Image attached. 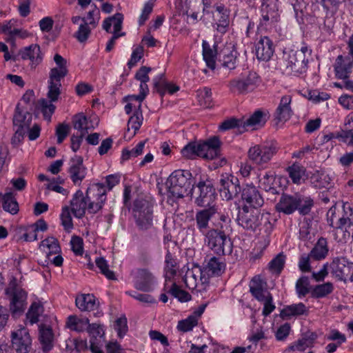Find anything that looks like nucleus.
Masks as SVG:
<instances>
[{"instance_id": "nucleus-1", "label": "nucleus", "mask_w": 353, "mask_h": 353, "mask_svg": "<svg viewBox=\"0 0 353 353\" xmlns=\"http://www.w3.org/2000/svg\"><path fill=\"white\" fill-rule=\"evenodd\" d=\"M54 61L57 66L50 69L48 81V93L46 99L38 101L37 106L43 114V118L48 121H51L56 106L52 103L59 99L61 94V80L68 74V61L59 54H55Z\"/></svg>"}, {"instance_id": "nucleus-2", "label": "nucleus", "mask_w": 353, "mask_h": 353, "mask_svg": "<svg viewBox=\"0 0 353 353\" xmlns=\"http://www.w3.org/2000/svg\"><path fill=\"white\" fill-rule=\"evenodd\" d=\"M106 200L105 186L102 183H96L87 189L85 195L80 190L72 196L70 202V210L76 218L81 219L89 213L95 214L102 209Z\"/></svg>"}, {"instance_id": "nucleus-3", "label": "nucleus", "mask_w": 353, "mask_h": 353, "mask_svg": "<svg viewBox=\"0 0 353 353\" xmlns=\"http://www.w3.org/2000/svg\"><path fill=\"white\" fill-rule=\"evenodd\" d=\"M311 50L304 46L301 49H285L281 61V67L286 74L297 76L306 72L307 59Z\"/></svg>"}, {"instance_id": "nucleus-4", "label": "nucleus", "mask_w": 353, "mask_h": 353, "mask_svg": "<svg viewBox=\"0 0 353 353\" xmlns=\"http://www.w3.org/2000/svg\"><path fill=\"white\" fill-rule=\"evenodd\" d=\"M236 221L239 226L247 230L255 231L259 228L264 230L267 234L272 230L268 214H261L256 209L250 208L246 205L239 208Z\"/></svg>"}, {"instance_id": "nucleus-5", "label": "nucleus", "mask_w": 353, "mask_h": 353, "mask_svg": "<svg viewBox=\"0 0 353 353\" xmlns=\"http://www.w3.org/2000/svg\"><path fill=\"white\" fill-rule=\"evenodd\" d=\"M205 243L217 256L230 254L232 252L233 243L223 225L209 230L205 234Z\"/></svg>"}, {"instance_id": "nucleus-6", "label": "nucleus", "mask_w": 353, "mask_h": 353, "mask_svg": "<svg viewBox=\"0 0 353 353\" xmlns=\"http://www.w3.org/2000/svg\"><path fill=\"white\" fill-rule=\"evenodd\" d=\"M5 293L10 301V310L13 314H22L27 306L28 293L23 288L21 282L12 277Z\"/></svg>"}, {"instance_id": "nucleus-7", "label": "nucleus", "mask_w": 353, "mask_h": 353, "mask_svg": "<svg viewBox=\"0 0 353 353\" xmlns=\"http://www.w3.org/2000/svg\"><path fill=\"white\" fill-rule=\"evenodd\" d=\"M191 183L192 174L185 170L174 171L165 183L168 192L175 198H183L190 188Z\"/></svg>"}, {"instance_id": "nucleus-8", "label": "nucleus", "mask_w": 353, "mask_h": 353, "mask_svg": "<svg viewBox=\"0 0 353 353\" xmlns=\"http://www.w3.org/2000/svg\"><path fill=\"white\" fill-rule=\"evenodd\" d=\"M343 214L337 218L333 232L337 242L345 243L350 239L353 231V210L346 204L343 205Z\"/></svg>"}, {"instance_id": "nucleus-9", "label": "nucleus", "mask_w": 353, "mask_h": 353, "mask_svg": "<svg viewBox=\"0 0 353 353\" xmlns=\"http://www.w3.org/2000/svg\"><path fill=\"white\" fill-rule=\"evenodd\" d=\"M132 214L137 227L142 230L150 228L153 224V205L148 200L138 199L134 201Z\"/></svg>"}, {"instance_id": "nucleus-10", "label": "nucleus", "mask_w": 353, "mask_h": 353, "mask_svg": "<svg viewBox=\"0 0 353 353\" xmlns=\"http://www.w3.org/2000/svg\"><path fill=\"white\" fill-rule=\"evenodd\" d=\"M277 152L278 147L276 143L264 142L250 148L248 157L254 164L263 166L271 161Z\"/></svg>"}, {"instance_id": "nucleus-11", "label": "nucleus", "mask_w": 353, "mask_h": 353, "mask_svg": "<svg viewBox=\"0 0 353 353\" xmlns=\"http://www.w3.org/2000/svg\"><path fill=\"white\" fill-rule=\"evenodd\" d=\"M259 80V76L256 72L250 71L245 77H237L230 81L228 86L232 92L245 94L256 88Z\"/></svg>"}, {"instance_id": "nucleus-12", "label": "nucleus", "mask_w": 353, "mask_h": 353, "mask_svg": "<svg viewBox=\"0 0 353 353\" xmlns=\"http://www.w3.org/2000/svg\"><path fill=\"white\" fill-rule=\"evenodd\" d=\"M199 194L194 200L195 204L201 208L216 206L213 204L216 198V192L212 181L207 176L201 177L197 183Z\"/></svg>"}, {"instance_id": "nucleus-13", "label": "nucleus", "mask_w": 353, "mask_h": 353, "mask_svg": "<svg viewBox=\"0 0 353 353\" xmlns=\"http://www.w3.org/2000/svg\"><path fill=\"white\" fill-rule=\"evenodd\" d=\"M219 183L220 194L226 201H230L238 197L242 192L239 179L232 174H222Z\"/></svg>"}, {"instance_id": "nucleus-14", "label": "nucleus", "mask_w": 353, "mask_h": 353, "mask_svg": "<svg viewBox=\"0 0 353 353\" xmlns=\"http://www.w3.org/2000/svg\"><path fill=\"white\" fill-rule=\"evenodd\" d=\"M331 274L339 281H345L353 276V263L345 257H336L330 263Z\"/></svg>"}, {"instance_id": "nucleus-15", "label": "nucleus", "mask_w": 353, "mask_h": 353, "mask_svg": "<svg viewBox=\"0 0 353 353\" xmlns=\"http://www.w3.org/2000/svg\"><path fill=\"white\" fill-rule=\"evenodd\" d=\"M203 274L202 270L199 267L188 269L183 279L185 286L197 292L205 290L208 279L203 276Z\"/></svg>"}, {"instance_id": "nucleus-16", "label": "nucleus", "mask_w": 353, "mask_h": 353, "mask_svg": "<svg viewBox=\"0 0 353 353\" xmlns=\"http://www.w3.org/2000/svg\"><path fill=\"white\" fill-rule=\"evenodd\" d=\"M11 339L12 346L17 353H29L32 350V340L26 328L12 332Z\"/></svg>"}, {"instance_id": "nucleus-17", "label": "nucleus", "mask_w": 353, "mask_h": 353, "mask_svg": "<svg viewBox=\"0 0 353 353\" xmlns=\"http://www.w3.org/2000/svg\"><path fill=\"white\" fill-rule=\"evenodd\" d=\"M216 213L217 206H209L196 212V226L201 233L205 234L210 230V221Z\"/></svg>"}, {"instance_id": "nucleus-18", "label": "nucleus", "mask_w": 353, "mask_h": 353, "mask_svg": "<svg viewBox=\"0 0 353 353\" xmlns=\"http://www.w3.org/2000/svg\"><path fill=\"white\" fill-rule=\"evenodd\" d=\"M241 199L244 205L256 209L263 205L264 200L259 190L254 185H247L242 189Z\"/></svg>"}, {"instance_id": "nucleus-19", "label": "nucleus", "mask_w": 353, "mask_h": 353, "mask_svg": "<svg viewBox=\"0 0 353 353\" xmlns=\"http://www.w3.org/2000/svg\"><path fill=\"white\" fill-rule=\"evenodd\" d=\"M87 169L83 165V157L75 155L70 159L68 172L74 184H80L86 176Z\"/></svg>"}, {"instance_id": "nucleus-20", "label": "nucleus", "mask_w": 353, "mask_h": 353, "mask_svg": "<svg viewBox=\"0 0 353 353\" xmlns=\"http://www.w3.org/2000/svg\"><path fill=\"white\" fill-rule=\"evenodd\" d=\"M300 204V196L283 194L276 204V210L285 214H291L297 210Z\"/></svg>"}, {"instance_id": "nucleus-21", "label": "nucleus", "mask_w": 353, "mask_h": 353, "mask_svg": "<svg viewBox=\"0 0 353 353\" xmlns=\"http://www.w3.org/2000/svg\"><path fill=\"white\" fill-rule=\"evenodd\" d=\"M199 145L200 157L212 160L220 154L221 141L218 137H211Z\"/></svg>"}, {"instance_id": "nucleus-22", "label": "nucleus", "mask_w": 353, "mask_h": 353, "mask_svg": "<svg viewBox=\"0 0 353 353\" xmlns=\"http://www.w3.org/2000/svg\"><path fill=\"white\" fill-rule=\"evenodd\" d=\"M261 18L259 26L266 27L276 22L279 19L278 8L274 2H263L261 8Z\"/></svg>"}, {"instance_id": "nucleus-23", "label": "nucleus", "mask_w": 353, "mask_h": 353, "mask_svg": "<svg viewBox=\"0 0 353 353\" xmlns=\"http://www.w3.org/2000/svg\"><path fill=\"white\" fill-rule=\"evenodd\" d=\"M255 51L259 60L269 61L274 52L272 41L268 37H261L255 44Z\"/></svg>"}, {"instance_id": "nucleus-24", "label": "nucleus", "mask_w": 353, "mask_h": 353, "mask_svg": "<svg viewBox=\"0 0 353 353\" xmlns=\"http://www.w3.org/2000/svg\"><path fill=\"white\" fill-rule=\"evenodd\" d=\"M215 10L213 13V18L216 24V30L220 32H225L229 26L230 11L223 3L214 5Z\"/></svg>"}, {"instance_id": "nucleus-25", "label": "nucleus", "mask_w": 353, "mask_h": 353, "mask_svg": "<svg viewBox=\"0 0 353 353\" xmlns=\"http://www.w3.org/2000/svg\"><path fill=\"white\" fill-rule=\"evenodd\" d=\"M154 280V276L148 270L139 269L134 278V288L143 292H150Z\"/></svg>"}, {"instance_id": "nucleus-26", "label": "nucleus", "mask_w": 353, "mask_h": 353, "mask_svg": "<svg viewBox=\"0 0 353 353\" xmlns=\"http://www.w3.org/2000/svg\"><path fill=\"white\" fill-rule=\"evenodd\" d=\"M352 63L353 59L352 60L349 57L339 55L334 64L336 77L341 79H348L352 72Z\"/></svg>"}, {"instance_id": "nucleus-27", "label": "nucleus", "mask_w": 353, "mask_h": 353, "mask_svg": "<svg viewBox=\"0 0 353 353\" xmlns=\"http://www.w3.org/2000/svg\"><path fill=\"white\" fill-rule=\"evenodd\" d=\"M21 57L23 60H30L32 68H36L43 61V54L41 52L40 46L37 44H32L24 48L20 51Z\"/></svg>"}, {"instance_id": "nucleus-28", "label": "nucleus", "mask_w": 353, "mask_h": 353, "mask_svg": "<svg viewBox=\"0 0 353 353\" xmlns=\"http://www.w3.org/2000/svg\"><path fill=\"white\" fill-rule=\"evenodd\" d=\"M54 333L50 326L41 324L39 327V341L44 353L49 352L54 347Z\"/></svg>"}, {"instance_id": "nucleus-29", "label": "nucleus", "mask_w": 353, "mask_h": 353, "mask_svg": "<svg viewBox=\"0 0 353 353\" xmlns=\"http://www.w3.org/2000/svg\"><path fill=\"white\" fill-rule=\"evenodd\" d=\"M291 101L292 97L290 95H285L281 97L275 112V119L278 121H286L290 119L292 114L290 106Z\"/></svg>"}, {"instance_id": "nucleus-30", "label": "nucleus", "mask_w": 353, "mask_h": 353, "mask_svg": "<svg viewBox=\"0 0 353 353\" xmlns=\"http://www.w3.org/2000/svg\"><path fill=\"white\" fill-rule=\"evenodd\" d=\"M32 119V115L28 111H23L20 109L17 105L13 117V124L14 128H22V130H28L30 126Z\"/></svg>"}, {"instance_id": "nucleus-31", "label": "nucleus", "mask_w": 353, "mask_h": 353, "mask_svg": "<svg viewBox=\"0 0 353 353\" xmlns=\"http://www.w3.org/2000/svg\"><path fill=\"white\" fill-rule=\"evenodd\" d=\"M243 121V130L247 131L250 128L252 130L256 129L258 127L263 126L266 122V115L260 110L255 111L249 118L244 119Z\"/></svg>"}, {"instance_id": "nucleus-32", "label": "nucleus", "mask_w": 353, "mask_h": 353, "mask_svg": "<svg viewBox=\"0 0 353 353\" xmlns=\"http://www.w3.org/2000/svg\"><path fill=\"white\" fill-rule=\"evenodd\" d=\"M225 270V264L216 256L211 257L202 270L209 276H221Z\"/></svg>"}, {"instance_id": "nucleus-33", "label": "nucleus", "mask_w": 353, "mask_h": 353, "mask_svg": "<svg viewBox=\"0 0 353 353\" xmlns=\"http://www.w3.org/2000/svg\"><path fill=\"white\" fill-rule=\"evenodd\" d=\"M316 339L317 334L315 332L307 331L302 334L301 337L290 348L292 350L303 352L307 348L313 347Z\"/></svg>"}, {"instance_id": "nucleus-34", "label": "nucleus", "mask_w": 353, "mask_h": 353, "mask_svg": "<svg viewBox=\"0 0 353 353\" xmlns=\"http://www.w3.org/2000/svg\"><path fill=\"white\" fill-rule=\"evenodd\" d=\"M77 307L81 311H91L97 308L99 303L93 294H81L76 298Z\"/></svg>"}, {"instance_id": "nucleus-35", "label": "nucleus", "mask_w": 353, "mask_h": 353, "mask_svg": "<svg viewBox=\"0 0 353 353\" xmlns=\"http://www.w3.org/2000/svg\"><path fill=\"white\" fill-rule=\"evenodd\" d=\"M250 292L251 294L259 302L263 301L268 294H271L269 292L264 290L262 280L259 276H255L251 280L250 284Z\"/></svg>"}, {"instance_id": "nucleus-36", "label": "nucleus", "mask_w": 353, "mask_h": 353, "mask_svg": "<svg viewBox=\"0 0 353 353\" xmlns=\"http://www.w3.org/2000/svg\"><path fill=\"white\" fill-rule=\"evenodd\" d=\"M2 208L11 214H17L19 210V203L12 192H8L2 196Z\"/></svg>"}, {"instance_id": "nucleus-37", "label": "nucleus", "mask_w": 353, "mask_h": 353, "mask_svg": "<svg viewBox=\"0 0 353 353\" xmlns=\"http://www.w3.org/2000/svg\"><path fill=\"white\" fill-rule=\"evenodd\" d=\"M328 253L327 242L326 239L320 238L314 247L310 252L312 259L319 261L325 259Z\"/></svg>"}, {"instance_id": "nucleus-38", "label": "nucleus", "mask_w": 353, "mask_h": 353, "mask_svg": "<svg viewBox=\"0 0 353 353\" xmlns=\"http://www.w3.org/2000/svg\"><path fill=\"white\" fill-rule=\"evenodd\" d=\"M123 21V14L117 12L112 17L106 18L103 22V28L107 32H110L112 24L113 23L114 31L113 32H120L122 29V24Z\"/></svg>"}, {"instance_id": "nucleus-39", "label": "nucleus", "mask_w": 353, "mask_h": 353, "mask_svg": "<svg viewBox=\"0 0 353 353\" xmlns=\"http://www.w3.org/2000/svg\"><path fill=\"white\" fill-rule=\"evenodd\" d=\"M306 306L303 303L292 304L284 307L280 312V316L283 319H289L293 316H300L307 313Z\"/></svg>"}, {"instance_id": "nucleus-40", "label": "nucleus", "mask_w": 353, "mask_h": 353, "mask_svg": "<svg viewBox=\"0 0 353 353\" xmlns=\"http://www.w3.org/2000/svg\"><path fill=\"white\" fill-rule=\"evenodd\" d=\"M202 47L203 57L207 66L211 70H214L217 55L216 50L212 48L209 43L205 41H203ZM215 47L216 46H214V48H215Z\"/></svg>"}, {"instance_id": "nucleus-41", "label": "nucleus", "mask_w": 353, "mask_h": 353, "mask_svg": "<svg viewBox=\"0 0 353 353\" xmlns=\"http://www.w3.org/2000/svg\"><path fill=\"white\" fill-rule=\"evenodd\" d=\"M238 52L233 47L232 48H225L223 51V57L220 59L222 62V65L230 70H233L236 68Z\"/></svg>"}, {"instance_id": "nucleus-42", "label": "nucleus", "mask_w": 353, "mask_h": 353, "mask_svg": "<svg viewBox=\"0 0 353 353\" xmlns=\"http://www.w3.org/2000/svg\"><path fill=\"white\" fill-rule=\"evenodd\" d=\"M18 240L24 241H34L37 239V231L30 225L28 226H18L14 230Z\"/></svg>"}, {"instance_id": "nucleus-43", "label": "nucleus", "mask_w": 353, "mask_h": 353, "mask_svg": "<svg viewBox=\"0 0 353 353\" xmlns=\"http://www.w3.org/2000/svg\"><path fill=\"white\" fill-rule=\"evenodd\" d=\"M90 321L88 318L79 319L74 315L69 316L66 323L67 327L70 330L78 332H83L85 330H87Z\"/></svg>"}, {"instance_id": "nucleus-44", "label": "nucleus", "mask_w": 353, "mask_h": 353, "mask_svg": "<svg viewBox=\"0 0 353 353\" xmlns=\"http://www.w3.org/2000/svg\"><path fill=\"white\" fill-rule=\"evenodd\" d=\"M72 124L74 129L80 132L81 134H86L88 133L90 127L87 117L83 113H78L72 117Z\"/></svg>"}, {"instance_id": "nucleus-45", "label": "nucleus", "mask_w": 353, "mask_h": 353, "mask_svg": "<svg viewBox=\"0 0 353 353\" xmlns=\"http://www.w3.org/2000/svg\"><path fill=\"white\" fill-rule=\"evenodd\" d=\"M43 312V307L40 302H33L26 316L31 325L37 323L39 321L40 315Z\"/></svg>"}, {"instance_id": "nucleus-46", "label": "nucleus", "mask_w": 353, "mask_h": 353, "mask_svg": "<svg viewBox=\"0 0 353 353\" xmlns=\"http://www.w3.org/2000/svg\"><path fill=\"white\" fill-rule=\"evenodd\" d=\"M197 98L199 104L201 107L203 108H210L212 107L213 102L210 88L205 87L203 90H198Z\"/></svg>"}, {"instance_id": "nucleus-47", "label": "nucleus", "mask_w": 353, "mask_h": 353, "mask_svg": "<svg viewBox=\"0 0 353 353\" xmlns=\"http://www.w3.org/2000/svg\"><path fill=\"white\" fill-rule=\"evenodd\" d=\"M286 170L292 182L296 184L301 183V180L305 172L304 167L297 163H293L292 165L288 167Z\"/></svg>"}, {"instance_id": "nucleus-48", "label": "nucleus", "mask_w": 353, "mask_h": 353, "mask_svg": "<svg viewBox=\"0 0 353 353\" xmlns=\"http://www.w3.org/2000/svg\"><path fill=\"white\" fill-rule=\"evenodd\" d=\"M333 285L330 282L316 285L311 292V296L315 299L325 297L333 291Z\"/></svg>"}, {"instance_id": "nucleus-49", "label": "nucleus", "mask_w": 353, "mask_h": 353, "mask_svg": "<svg viewBox=\"0 0 353 353\" xmlns=\"http://www.w3.org/2000/svg\"><path fill=\"white\" fill-rule=\"evenodd\" d=\"M82 23L79 26L78 30L75 32L74 37L80 43L85 42L89 38L91 31L93 29L86 21L85 18L82 19Z\"/></svg>"}, {"instance_id": "nucleus-50", "label": "nucleus", "mask_w": 353, "mask_h": 353, "mask_svg": "<svg viewBox=\"0 0 353 353\" xmlns=\"http://www.w3.org/2000/svg\"><path fill=\"white\" fill-rule=\"evenodd\" d=\"M163 77V74H161L159 76V80H154V88L161 95H163L166 91H168L170 94H174L179 90V88L175 85L165 83L163 81L161 82V79Z\"/></svg>"}, {"instance_id": "nucleus-51", "label": "nucleus", "mask_w": 353, "mask_h": 353, "mask_svg": "<svg viewBox=\"0 0 353 353\" xmlns=\"http://www.w3.org/2000/svg\"><path fill=\"white\" fill-rule=\"evenodd\" d=\"M41 247L47 248L48 249V256L50 259V256L52 254H57L60 252L61 248L59 246L57 239L54 236H49L41 242Z\"/></svg>"}, {"instance_id": "nucleus-52", "label": "nucleus", "mask_w": 353, "mask_h": 353, "mask_svg": "<svg viewBox=\"0 0 353 353\" xmlns=\"http://www.w3.org/2000/svg\"><path fill=\"white\" fill-rule=\"evenodd\" d=\"M176 263L173 259L171 253L168 252L165 255V279H172L176 275Z\"/></svg>"}, {"instance_id": "nucleus-53", "label": "nucleus", "mask_w": 353, "mask_h": 353, "mask_svg": "<svg viewBox=\"0 0 353 353\" xmlns=\"http://www.w3.org/2000/svg\"><path fill=\"white\" fill-rule=\"evenodd\" d=\"M233 128H237L240 133L244 132V130H243L242 119H238L234 117H231L223 121L219 125V130L222 131H225Z\"/></svg>"}, {"instance_id": "nucleus-54", "label": "nucleus", "mask_w": 353, "mask_h": 353, "mask_svg": "<svg viewBox=\"0 0 353 353\" xmlns=\"http://www.w3.org/2000/svg\"><path fill=\"white\" fill-rule=\"evenodd\" d=\"M200 145L196 143H189L181 150V154L183 157L193 159L196 157H200Z\"/></svg>"}, {"instance_id": "nucleus-55", "label": "nucleus", "mask_w": 353, "mask_h": 353, "mask_svg": "<svg viewBox=\"0 0 353 353\" xmlns=\"http://www.w3.org/2000/svg\"><path fill=\"white\" fill-rule=\"evenodd\" d=\"M97 267L100 270V272L108 279L116 280L114 272L109 269L108 264L106 260L103 257H98L95 260Z\"/></svg>"}, {"instance_id": "nucleus-56", "label": "nucleus", "mask_w": 353, "mask_h": 353, "mask_svg": "<svg viewBox=\"0 0 353 353\" xmlns=\"http://www.w3.org/2000/svg\"><path fill=\"white\" fill-rule=\"evenodd\" d=\"M145 141H140L132 150L123 149L122 150L121 159L122 161H128L132 157H137L143 153L145 146Z\"/></svg>"}, {"instance_id": "nucleus-57", "label": "nucleus", "mask_w": 353, "mask_h": 353, "mask_svg": "<svg viewBox=\"0 0 353 353\" xmlns=\"http://www.w3.org/2000/svg\"><path fill=\"white\" fill-rule=\"evenodd\" d=\"M285 261V255L283 252L278 254L269 263L270 270L277 274H280L282 271Z\"/></svg>"}, {"instance_id": "nucleus-58", "label": "nucleus", "mask_w": 353, "mask_h": 353, "mask_svg": "<svg viewBox=\"0 0 353 353\" xmlns=\"http://www.w3.org/2000/svg\"><path fill=\"white\" fill-rule=\"evenodd\" d=\"M197 323L198 319L196 316L190 315L187 319L179 321L177 329L183 332H187L192 330Z\"/></svg>"}, {"instance_id": "nucleus-59", "label": "nucleus", "mask_w": 353, "mask_h": 353, "mask_svg": "<svg viewBox=\"0 0 353 353\" xmlns=\"http://www.w3.org/2000/svg\"><path fill=\"white\" fill-rule=\"evenodd\" d=\"M168 292L178 299L181 302H186L191 299V295L188 292L180 289L176 283H172L171 288Z\"/></svg>"}, {"instance_id": "nucleus-60", "label": "nucleus", "mask_w": 353, "mask_h": 353, "mask_svg": "<svg viewBox=\"0 0 353 353\" xmlns=\"http://www.w3.org/2000/svg\"><path fill=\"white\" fill-rule=\"evenodd\" d=\"M309 279L306 276L300 277L296 283V291L299 297L305 296L310 292Z\"/></svg>"}, {"instance_id": "nucleus-61", "label": "nucleus", "mask_w": 353, "mask_h": 353, "mask_svg": "<svg viewBox=\"0 0 353 353\" xmlns=\"http://www.w3.org/2000/svg\"><path fill=\"white\" fill-rule=\"evenodd\" d=\"M143 123V115L141 110L137 109L134 111L132 116L128 120V127L134 130V133L138 131Z\"/></svg>"}, {"instance_id": "nucleus-62", "label": "nucleus", "mask_w": 353, "mask_h": 353, "mask_svg": "<svg viewBox=\"0 0 353 353\" xmlns=\"http://www.w3.org/2000/svg\"><path fill=\"white\" fill-rule=\"evenodd\" d=\"M60 219L64 230L69 231L73 228L72 219L69 206L65 205L62 208Z\"/></svg>"}, {"instance_id": "nucleus-63", "label": "nucleus", "mask_w": 353, "mask_h": 353, "mask_svg": "<svg viewBox=\"0 0 353 353\" xmlns=\"http://www.w3.org/2000/svg\"><path fill=\"white\" fill-rule=\"evenodd\" d=\"M92 7L93 8L88 12L85 19L92 28H95L100 20V10L96 4H92Z\"/></svg>"}, {"instance_id": "nucleus-64", "label": "nucleus", "mask_w": 353, "mask_h": 353, "mask_svg": "<svg viewBox=\"0 0 353 353\" xmlns=\"http://www.w3.org/2000/svg\"><path fill=\"white\" fill-rule=\"evenodd\" d=\"M314 205V201L310 197H302L300 196V204L297 210L302 215L308 214Z\"/></svg>"}]
</instances>
